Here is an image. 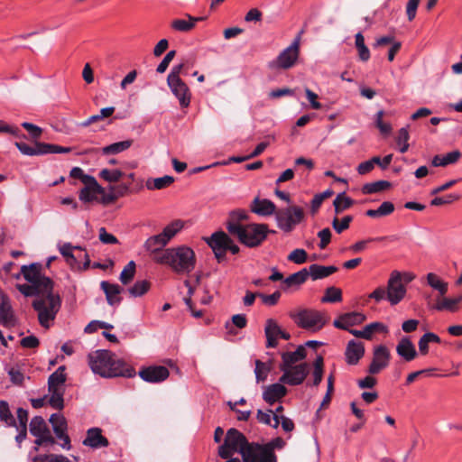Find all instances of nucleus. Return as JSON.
Wrapping results in <instances>:
<instances>
[{
  "label": "nucleus",
  "mask_w": 462,
  "mask_h": 462,
  "mask_svg": "<svg viewBox=\"0 0 462 462\" xmlns=\"http://www.w3.org/2000/svg\"><path fill=\"white\" fill-rule=\"evenodd\" d=\"M92 372L98 375H170L179 374V367L171 360L168 366L151 365L143 367L138 374L134 368L109 350H96L88 354Z\"/></svg>",
  "instance_id": "1"
},
{
  "label": "nucleus",
  "mask_w": 462,
  "mask_h": 462,
  "mask_svg": "<svg viewBox=\"0 0 462 462\" xmlns=\"http://www.w3.org/2000/svg\"><path fill=\"white\" fill-rule=\"evenodd\" d=\"M283 375H322L323 356L313 350L299 346L295 351L282 355Z\"/></svg>",
  "instance_id": "2"
},
{
  "label": "nucleus",
  "mask_w": 462,
  "mask_h": 462,
  "mask_svg": "<svg viewBox=\"0 0 462 462\" xmlns=\"http://www.w3.org/2000/svg\"><path fill=\"white\" fill-rule=\"evenodd\" d=\"M153 260L158 263L169 265L178 274H189L196 266L195 253L186 245L168 248Z\"/></svg>",
  "instance_id": "3"
},
{
  "label": "nucleus",
  "mask_w": 462,
  "mask_h": 462,
  "mask_svg": "<svg viewBox=\"0 0 462 462\" xmlns=\"http://www.w3.org/2000/svg\"><path fill=\"white\" fill-rule=\"evenodd\" d=\"M32 305L37 312L40 325L44 328H49L60 309L61 300L59 294H55L53 290H50L35 298Z\"/></svg>",
  "instance_id": "4"
},
{
  "label": "nucleus",
  "mask_w": 462,
  "mask_h": 462,
  "mask_svg": "<svg viewBox=\"0 0 462 462\" xmlns=\"http://www.w3.org/2000/svg\"><path fill=\"white\" fill-rule=\"evenodd\" d=\"M270 231L264 224H248L244 226H229V234L236 236L240 243L248 247L260 245Z\"/></svg>",
  "instance_id": "5"
},
{
  "label": "nucleus",
  "mask_w": 462,
  "mask_h": 462,
  "mask_svg": "<svg viewBox=\"0 0 462 462\" xmlns=\"http://www.w3.org/2000/svg\"><path fill=\"white\" fill-rule=\"evenodd\" d=\"M289 316L298 327L313 332L320 330L328 322V317L326 313L314 309H301L297 312L291 311Z\"/></svg>",
  "instance_id": "6"
},
{
  "label": "nucleus",
  "mask_w": 462,
  "mask_h": 462,
  "mask_svg": "<svg viewBox=\"0 0 462 462\" xmlns=\"http://www.w3.org/2000/svg\"><path fill=\"white\" fill-rule=\"evenodd\" d=\"M250 442L244 434L236 429H229L224 443L218 448V455L225 459L229 458L236 452L242 455V452L247 448Z\"/></svg>",
  "instance_id": "7"
},
{
  "label": "nucleus",
  "mask_w": 462,
  "mask_h": 462,
  "mask_svg": "<svg viewBox=\"0 0 462 462\" xmlns=\"http://www.w3.org/2000/svg\"><path fill=\"white\" fill-rule=\"evenodd\" d=\"M302 33L303 30L297 34L292 42L285 48L274 60L270 62L269 67L271 69H289L296 64L300 55Z\"/></svg>",
  "instance_id": "8"
},
{
  "label": "nucleus",
  "mask_w": 462,
  "mask_h": 462,
  "mask_svg": "<svg viewBox=\"0 0 462 462\" xmlns=\"http://www.w3.org/2000/svg\"><path fill=\"white\" fill-rule=\"evenodd\" d=\"M406 293V287L397 281V273H391L386 288H377V301L386 300L391 306H395L405 298Z\"/></svg>",
  "instance_id": "9"
},
{
  "label": "nucleus",
  "mask_w": 462,
  "mask_h": 462,
  "mask_svg": "<svg viewBox=\"0 0 462 462\" xmlns=\"http://www.w3.org/2000/svg\"><path fill=\"white\" fill-rule=\"evenodd\" d=\"M303 217L302 208L297 206L280 209L275 213L278 227L286 233L291 232L295 226L302 221Z\"/></svg>",
  "instance_id": "10"
},
{
  "label": "nucleus",
  "mask_w": 462,
  "mask_h": 462,
  "mask_svg": "<svg viewBox=\"0 0 462 462\" xmlns=\"http://www.w3.org/2000/svg\"><path fill=\"white\" fill-rule=\"evenodd\" d=\"M21 274L29 283L38 285L44 292L53 290V282L42 273L41 263H33L30 265H23Z\"/></svg>",
  "instance_id": "11"
},
{
  "label": "nucleus",
  "mask_w": 462,
  "mask_h": 462,
  "mask_svg": "<svg viewBox=\"0 0 462 462\" xmlns=\"http://www.w3.org/2000/svg\"><path fill=\"white\" fill-rule=\"evenodd\" d=\"M244 462H277L274 452L263 445L252 442L247 448L242 452Z\"/></svg>",
  "instance_id": "12"
},
{
  "label": "nucleus",
  "mask_w": 462,
  "mask_h": 462,
  "mask_svg": "<svg viewBox=\"0 0 462 462\" xmlns=\"http://www.w3.org/2000/svg\"><path fill=\"white\" fill-rule=\"evenodd\" d=\"M67 377H48V387L50 405L55 409L61 410L64 406L63 395L65 393Z\"/></svg>",
  "instance_id": "13"
},
{
  "label": "nucleus",
  "mask_w": 462,
  "mask_h": 462,
  "mask_svg": "<svg viewBox=\"0 0 462 462\" xmlns=\"http://www.w3.org/2000/svg\"><path fill=\"white\" fill-rule=\"evenodd\" d=\"M50 422L57 439L61 441L60 446L66 450H69L71 444L70 438L67 434L68 424L65 417L60 413H54L51 416Z\"/></svg>",
  "instance_id": "14"
},
{
  "label": "nucleus",
  "mask_w": 462,
  "mask_h": 462,
  "mask_svg": "<svg viewBox=\"0 0 462 462\" xmlns=\"http://www.w3.org/2000/svg\"><path fill=\"white\" fill-rule=\"evenodd\" d=\"M207 244L213 250L216 258L221 262L227 251V246L231 242V238L223 231L213 233L209 237L204 238Z\"/></svg>",
  "instance_id": "15"
},
{
  "label": "nucleus",
  "mask_w": 462,
  "mask_h": 462,
  "mask_svg": "<svg viewBox=\"0 0 462 462\" xmlns=\"http://www.w3.org/2000/svg\"><path fill=\"white\" fill-rule=\"evenodd\" d=\"M172 94L177 97L181 107H188L190 104L191 94L187 84L182 79L167 81Z\"/></svg>",
  "instance_id": "16"
},
{
  "label": "nucleus",
  "mask_w": 462,
  "mask_h": 462,
  "mask_svg": "<svg viewBox=\"0 0 462 462\" xmlns=\"http://www.w3.org/2000/svg\"><path fill=\"white\" fill-rule=\"evenodd\" d=\"M0 323L5 327H14L16 324L10 299L5 294L0 296Z\"/></svg>",
  "instance_id": "17"
},
{
  "label": "nucleus",
  "mask_w": 462,
  "mask_h": 462,
  "mask_svg": "<svg viewBox=\"0 0 462 462\" xmlns=\"http://www.w3.org/2000/svg\"><path fill=\"white\" fill-rule=\"evenodd\" d=\"M365 316L359 312H349L342 314L338 319H335L333 325L340 329L351 330L349 328L362 323Z\"/></svg>",
  "instance_id": "18"
},
{
  "label": "nucleus",
  "mask_w": 462,
  "mask_h": 462,
  "mask_svg": "<svg viewBox=\"0 0 462 462\" xmlns=\"http://www.w3.org/2000/svg\"><path fill=\"white\" fill-rule=\"evenodd\" d=\"M83 445L92 448H99L109 445L108 439L102 435L99 428H91L87 431V437L83 440Z\"/></svg>",
  "instance_id": "19"
},
{
  "label": "nucleus",
  "mask_w": 462,
  "mask_h": 462,
  "mask_svg": "<svg viewBox=\"0 0 462 462\" xmlns=\"http://www.w3.org/2000/svg\"><path fill=\"white\" fill-rule=\"evenodd\" d=\"M93 184L86 182L85 187L80 189L79 197V199L84 203H89L97 199V195L104 194L105 189L101 187L97 180L94 178Z\"/></svg>",
  "instance_id": "20"
},
{
  "label": "nucleus",
  "mask_w": 462,
  "mask_h": 462,
  "mask_svg": "<svg viewBox=\"0 0 462 462\" xmlns=\"http://www.w3.org/2000/svg\"><path fill=\"white\" fill-rule=\"evenodd\" d=\"M282 328L273 319H268L265 321L264 334L266 337V346L276 347L278 346V338L281 334Z\"/></svg>",
  "instance_id": "21"
},
{
  "label": "nucleus",
  "mask_w": 462,
  "mask_h": 462,
  "mask_svg": "<svg viewBox=\"0 0 462 462\" xmlns=\"http://www.w3.org/2000/svg\"><path fill=\"white\" fill-rule=\"evenodd\" d=\"M364 353L365 347L362 342L350 340L345 352L346 363L349 365H356L364 356Z\"/></svg>",
  "instance_id": "22"
},
{
  "label": "nucleus",
  "mask_w": 462,
  "mask_h": 462,
  "mask_svg": "<svg viewBox=\"0 0 462 462\" xmlns=\"http://www.w3.org/2000/svg\"><path fill=\"white\" fill-rule=\"evenodd\" d=\"M287 393L285 386L282 383H273L264 388L263 399L269 404L281 400Z\"/></svg>",
  "instance_id": "23"
},
{
  "label": "nucleus",
  "mask_w": 462,
  "mask_h": 462,
  "mask_svg": "<svg viewBox=\"0 0 462 462\" xmlns=\"http://www.w3.org/2000/svg\"><path fill=\"white\" fill-rule=\"evenodd\" d=\"M100 287L106 294L107 303L111 306L118 305L121 302V297L119 294L123 289L115 283H110L106 281H102Z\"/></svg>",
  "instance_id": "24"
},
{
  "label": "nucleus",
  "mask_w": 462,
  "mask_h": 462,
  "mask_svg": "<svg viewBox=\"0 0 462 462\" xmlns=\"http://www.w3.org/2000/svg\"><path fill=\"white\" fill-rule=\"evenodd\" d=\"M396 352L406 362L413 360L418 355L414 345L407 337L401 338L396 346Z\"/></svg>",
  "instance_id": "25"
},
{
  "label": "nucleus",
  "mask_w": 462,
  "mask_h": 462,
  "mask_svg": "<svg viewBox=\"0 0 462 462\" xmlns=\"http://www.w3.org/2000/svg\"><path fill=\"white\" fill-rule=\"evenodd\" d=\"M276 207L273 202L267 199L256 197L251 204V211L259 216H271L275 212Z\"/></svg>",
  "instance_id": "26"
},
{
  "label": "nucleus",
  "mask_w": 462,
  "mask_h": 462,
  "mask_svg": "<svg viewBox=\"0 0 462 462\" xmlns=\"http://www.w3.org/2000/svg\"><path fill=\"white\" fill-rule=\"evenodd\" d=\"M168 243L165 241L162 234H158L155 236H150L143 245V247L146 251L150 252L151 254H153L154 256L160 255L163 251L162 249L167 245Z\"/></svg>",
  "instance_id": "27"
},
{
  "label": "nucleus",
  "mask_w": 462,
  "mask_h": 462,
  "mask_svg": "<svg viewBox=\"0 0 462 462\" xmlns=\"http://www.w3.org/2000/svg\"><path fill=\"white\" fill-rule=\"evenodd\" d=\"M337 268L336 266H323L319 264H311L309 268V276L311 277L312 280H319L326 278L332 273H336Z\"/></svg>",
  "instance_id": "28"
},
{
  "label": "nucleus",
  "mask_w": 462,
  "mask_h": 462,
  "mask_svg": "<svg viewBox=\"0 0 462 462\" xmlns=\"http://www.w3.org/2000/svg\"><path fill=\"white\" fill-rule=\"evenodd\" d=\"M461 155V152L457 150L448 152L444 156L435 155L431 163L434 167H445L456 163L460 159Z\"/></svg>",
  "instance_id": "29"
},
{
  "label": "nucleus",
  "mask_w": 462,
  "mask_h": 462,
  "mask_svg": "<svg viewBox=\"0 0 462 462\" xmlns=\"http://www.w3.org/2000/svg\"><path fill=\"white\" fill-rule=\"evenodd\" d=\"M30 432L34 437L51 435L45 420L41 416H35L32 419L30 422Z\"/></svg>",
  "instance_id": "30"
},
{
  "label": "nucleus",
  "mask_w": 462,
  "mask_h": 462,
  "mask_svg": "<svg viewBox=\"0 0 462 462\" xmlns=\"http://www.w3.org/2000/svg\"><path fill=\"white\" fill-rule=\"evenodd\" d=\"M133 144V140H125L104 146L101 149L103 155L117 154L129 149Z\"/></svg>",
  "instance_id": "31"
},
{
  "label": "nucleus",
  "mask_w": 462,
  "mask_h": 462,
  "mask_svg": "<svg viewBox=\"0 0 462 462\" xmlns=\"http://www.w3.org/2000/svg\"><path fill=\"white\" fill-rule=\"evenodd\" d=\"M184 226V222L180 219L174 220L167 225L162 231V236L169 243Z\"/></svg>",
  "instance_id": "32"
},
{
  "label": "nucleus",
  "mask_w": 462,
  "mask_h": 462,
  "mask_svg": "<svg viewBox=\"0 0 462 462\" xmlns=\"http://www.w3.org/2000/svg\"><path fill=\"white\" fill-rule=\"evenodd\" d=\"M308 277V270L304 268L297 273L289 275L286 279L283 280V283L285 284L286 288L292 286H300L306 282Z\"/></svg>",
  "instance_id": "33"
},
{
  "label": "nucleus",
  "mask_w": 462,
  "mask_h": 462,
  "mask_svg": "<svg viewBox=\"0 0 462 462\" xmlns=\"http://www.w3.org/2000/svg\"><path fill=\"white\" fill-rule=\"evenodd\" d=\"M187 19H176L171 23V28L178 32H189L192 30L198 19H193V16L186 14Z\"/></svg>",
  "instance_id": "34"
},
{
  "label": "nucleus",
  "mask_w": 462,
  "mask_h": 462,
  "mask_svg": "<svg viewBox=\"0 0 462 462\" xmlns=\"http://www.w3.org/2000/svg\"><path fill=\"white\" fill-rule=\"evenodd\" d=\"M174 182V178L172 176L165 175L163 177L155 178V179H148L146 181V188L148 189H162L166 187H169Z\"/></svg>",
  "instance_id": "35"
},
{
  "label": "nucleus",
  "mask_w": 462,
  "mask_h": 462,
  "mask_svg": "<svg viewBox=\"0 0 462 462\" xmlns=\"http://www.w3.org/2000/svg\"><path fill=\"white\" fill-rule=\"evenodd\" d=\"M427 282L431 288L438 291L440 296H444L448 291V283L433 273L427 274Z\"/></svg>",
  "instance_id": "36"
},
{
  "label": "nucleus",
  "mask_w": 462,
  "mask_h": 462,
  "mask_svg": "<svg viewBox=\"0 0 462 462\" xmlns=\"http://www.w3.org/2000/svg\"><path fill=\"white\" fill-rule=\"evenodd\" d=\"M429 306L431 309L437 310L439 311L448 310L450 312H456L458 310V307H455L454 302H452L451 298H446L444 296L439 295L436 300V304L430 305L429 302Z\"/></svg>",
  "instance_id": "37"
},
{
  "label": "nucleus",
  "mask_w": 462,
  "mask_h": 462,
  "mask_svg": "<svg viewBox=\"0 0 462 462\" xmlns=\"http://www.w3.org/2000/svg\"><path fill=\"white\" fill-rule=\"evenodd\" d=\"M248 217V215L246 211L242 209H236L233 210L229 213L228 220L226 222V229L229 232V226H244L245 225H242L240 222L246 220Z\"/></svg>",
  "instance_id": "38"
},
{
  "label": "nucleus",
  "mask_w": 462,
  "mask_h": 462,
  "mask_svg": "<svg viewBox=\"0 0 462 462\" xmlns=\"http://www.w3.org/2000/svg\"><path fill=\"white\" fill-rule=\"evenodd\" d=\"M410 134L408 131V127H402L398 131V134L395 138L396 143L399 145V151L402 153H404L409 149V141Z\"/></svg>",
  "instance_id": "39"
},
{
  "label": "nucleus",
  "mask_w": 462,
  "mask_h": 462,
  "mask_svg": "<svg viewBox=\"0 0 462 462\" xmlns=\"http://www.w3.org/2000/svg\"><path fill=\"white\" fill-rule=\"evenodd\" d=\"M17 290L25 297L35 296L40 297L42 293H44L43 290L39 288L38 285L30 284H16Z\"/></svg>",
  "instance_id": "40"
},
{
  "label": "nucleus",
  "mask_w": 462,
  "mask_h": 462,
  "mask_svg": "<svg viewBox=\"0 0 462 462\" xmlns=\"http://www.w3.org/2000/svg\"><path fill=\"white\" fill-rule=\"evenodd\" d=\"M342 300V291L339 288L331 286L327 288L325 295L321 298V302L335 303Z\"/></svg>",
  "instance_id": "41"
},
{
  "label": "nucleus",
  "mask_w": 462,
  "mask_h": 462,
  "mask_svg": "<svg viewBox=\"0 0 462 462\" xmlns=\"http://www.w3.org/2000/svg\"><path fill=\"white\" fill-rule=\"evenodd\" d=\"M83 250L81 246H73L70 243H65L60 246V253L66 258L67 262L69 264H73L77 262L75 255L73 254V250Z\"/></svg>",
  "instance_id": "42"
},
{
  "label": "nucleus",
  "mask_w": 462,
  "mask_h": 462,
  "mask_svg": "<svg viewBox=\"0 0 462 462\" xmlns=\"http://www.w3.org/2000/svg\"><path fill=\"white\" fill-rule=\"evenodd\" d=\"M150 286V282L146 280L137 281L128 289V292L133 297H141L149 291Z\"/></svg>",
  "instance_id": "43"
},
{
  "label": "nucleus",
  "mask_w": 462,
  "mask_h": 462,
  "mask_svg": "<svg viewBox=\"0 0 462 462\" xmlns=\"http://www.w3.org/2000/svg\"><path fill=\"white\" fill-rule=\"evenodd\" d=\"M41 155L42 154H48V153H67L71 152L72 148L70 147H62L57 144H51V143H41Z\"/></svg>",
  "instance_id": "44"
},
{
  "label": "nucleus",
  "mask_w": 462,
  "mask_h": 462,
  "mask_svg": "<svg viewBox=\"0 0 462 462\" xmlns=\"http://www.w3.org/2000/svg\"><path fill=\"white\" fill-rule=\"evenodd\" d=\"M135 263L134 261H130L123 269L120 273L119 280L120 282L126 285L128 284L134 277L135 274Z\"/></svg>",
  "instance_id": "45"
},
{
  "label": "nucleus",
  "mask_w": 462,
  "mask_h": 462,
  "mask_svg": "<svg viewBox=\"0 0 462 462\" xmlns=\"http://www.w3.org/2000/svg\"><path fill=\"white\" fill-rule=\"evenodd\" d=\"M0 420L5 422L7 426L15 424L14 418L10 411L9 405L5 401H0Z\"/></svg>",
  "instance_id": "46"
},
{
  "label": "nucleus",
  "mask_w": 462,
  "mask_h": 462,
  "mask_svg": "<svg viewBox=\"0 0 462 462\" xmlns=\"http://www.w3.org/2000/svg\"><path fill=\"white\" fill-rule=\"evenodd\" d=\"M389 356V351L385 346H377V374L388 365Z\"/></svg>",
  "instance_id": "47"
},
{
  "label": "nucleus",
  "mask_w": 462,
  "mask_h": 462,
  "mask_svg": "<svg viewBox=\"0 0 462 462\" xmlns=\"http://www.w3.org/2000/svg\"><path fill=\"white\" fill-rule=\"evenodd\" d=\"M334 207L337 214L344 209L348 208L352 205V199L345 195V193L338 194L334 199Z\"/></svg>",
  "instance_id": "48"
},
{
  "label": "nucleus",
  "mask_w": 462,
  "mask_h": 462,
  "mask_svg": "<svg viewBox=\"0 0 462 462\" xmlns=\"http://www.w3.org/2000/svg\"><path fill=\"white\" fill-rule=\"evenodd\" d=\"M356 46L358 51L359 58L362 60H367L370 57V51L365 45V39L361 32L356 34Z\"/></svg>",
  "instance_id": "49"
},
{
  "label": "nucleus",
  "mask_w": 462,
  "mask_h": 462,
  "mask_svg": "<svg viewBox=\"0 0 462 462\" xmlns=\"http://www.w3.org/2000/svg\"><path fill=\"white\" fill-rule=\"evenodd\" d=\"M41 143H36L35 147H32L29 144L25 143L16 142L14 145L17 147V149L24 155L28 156H34V155H41Z\"/></svg>",
  "instance_id": "50"
},
{
  "label": "nucleus",
  "mask_w": 462,
  "mask_h": 462,
  "mask_svg": "<svg viewBox=\"0 0 462 462\" xmlns=\"http://www.w3.org/2000/svg\"><path fill=\"white\" fill-rule=\"evenodd\" d=\"M124 175V172L120 170H108L103 169L99 172V177L108 182H116Z\"/></svg>",
  "instance_id": "51"
},
{
  "label": "nucleus",
  "mask_w": 462,
  "mask_h": 462,
  "mask_svg": "<svg viewBox=\"0 0 462 462\" xmlns=\"http://www.w3.org/2000/svg\"><path fill=\"white\" fill-rule=\"evenodd\" d=\"M383 111L377 112V129L383 137L387 138L392 134L393 127L391 124L383 121Z\"/></svg>",
  "instance_id": "52"
},
{
  "label": "nucleus",
  "mask_w": 462,
  "mask_h": 462,
  "mask_svg": "<svg viewBox=\"0 0 462 462\" xmlns=\"http://www.w3.org/2000/svg\"><path fill=\"white\" fill-rule=\"evenodd\" d=\"M288 261L292 262L297 264H302L306 263L308 259V254L304 249H295L290 253L287 256Z\"/></svg>",
  "instance_id": "53"
},
{
  "label": "nucleus",
  "mask_w": 462,
  "mask_h": 462,
  "mask_svg": "<svg viewBox=\"0 0 462 462\" xmlns=\"http://www.w3.org/2000/svg\"><path fill=\"white\" fill-rule=\"evenodd\" d=\"M375 331V322H371L364 329L356 330L351 329L349 332L357 337L370 339L373 333Z\"/></svg>",
  "instance_id": "54"
},
{
  "label": "nucleus",
  "mask_w": 462,
  "mask_h": 462,
  "mask_svg": "<svg viewBox=\"0 0 462 462\" xmlns=\"http://www.w3.org/2000/svg\"><path fill=\"white\" fill-rule=\"evenodd\" d=\"M352 221L351 216H346L344 217L341 221L335 217L332 222L333 228L337 232L338 234L342 233L344 230L347 229L349 226L350 222Z\"/></svg>",
  "instance_id": "55"
},
{
  "label": "nucleus",
  "mask_w": 462,
  "mask_h": 462,
  "mask_svg": "<svg viewBox=\"0 0 462 462\" xmlns=\"http://www.w3.org/2000/svg\"><path fill=\"white\" fill-rule=\"evenodd\" d=\"M460 196L458 194H448L445 197H436L430 201L431 206H442L445 204H449L455 200H458Z\"/></svg>",
  "instance_id": "56"
},
{
  "label": "nucleus",
  "mask_w": 462,
  "mask_h": 462,
  "mask_svg": "<svg viewBox=\"0 0 462 462\" xmlns=\"http://www.w3.org/2000/svg\"><path fill=\"white\" fill-rule=\"evenodd\" d=\"M98 238L102 244L105 245H116L118 244V239L112 234L106 232L105 227H100Z\"/></svg>",
  "instance_id": "57"
},
{
  "label": "nucleus",
  "mask_w": 462,
  "mask_h": 462,
  "mask_svg": "<svg viewBox=\"0 0 462 462\" xmlns=\"http://www.w3.org/2000/svg\"><path fill=\"white\" fill-rule=\"evenodd\" d=\"M71 178L79 179L83 183L89 182L93 184L94 177L88 174H85L83 170L79 167H74L71 169L69 173Z\"/></svg>",
  "instance_id": "58"
},
{
  "label": "nucleus",
  "mask_w": 462,
  "mask_h": 462,
  "mask_svg": "<svg viewBox=\"0 0 462 462\" xmlns=\"http://www.w3.org/2000/svg\"><path fill=\"white\" fill-rule=\"evenodd\" d=\"M394 204L391 201H384L377 207V217H387L394 211Z\"/></svg>",
  "instance_id": "59"
},
{
  "label": "nucleus",
  "mask_w": 462,
  "mask_h": 462,
  "mask_svg": "<svg viewBox=\"0 0 462 462\" xmlns=\"http://www.w3.org/2000/svg\"><path fill=\"white\" fill-rule=\"evenodd\" d=\"M258 297L262 300L263 303L268 306H274L279 299L281 298V292L279 291H274L271 295H266L263 293H258Z\"/></svg>",
  "instance_id": "60"
},
{
  "label": "nucleus",
  "mask_w": 462,
  "mask_h": 462,
  "mask_svg": "<svg viewBox=\"0 0 462 462\" xmlns=\"http://www.w3.org/2000/svg\"><path fill=\"white\" fill-rule=\"evenodd\" d=\"M402 43L396 42L391 44V46H387L384 49V51L382 53L378 52L379 55H386L389 61H393L396 53L401 50Z\"/></svg>",
  "instance_id": "61"
},
{
  "label": "nucleus",
  "mask_w": 462,
  "mask_h": 462,
  "mask_svg": "<svg viewBox=\"0 0 462 462\" xmlns=\"http://www.w3.org/2000/svg\"><path fill=\"white\" fill-rule=\"evenodd\" d=\"M375 167V156H373L368 161L360 163L357 167V171L361 175H365L372 171Z\"/></svg>",
  "instance_id": "62"
},
{
  "label": "nucleus",
  "mask_w": 462,
  "mask_h": 462,
  "mask_svg": "<svg viewBox=\"0 0 462 462\" xmlns=\"http://www.w3.org/2000/svg\"><path fill=\"white\" fill-rule=\"evenodd\" d=\"M318 236L320 239V242L319 245V248L325 249L327 247V245L330 243L331 231L328 227L324 228L318 233Z\"/></svg>",
  "instance_id": "63"
},
{
  "label": "nucleus",
  "mask_w": 462,
  "mask_h": 462,
  "mask_svg": "<svg viewBox=\"0 0 462 462\" xmlns=\"http://www.w3.org/2000/svg\"><path fill=\"white\" fill-rule=\"evenodd\" d=\"M41 462H70L69 459L62 455L50 454L41 457Z\"/></svg>",
  "instance_id": "64"
}]
</instances>
